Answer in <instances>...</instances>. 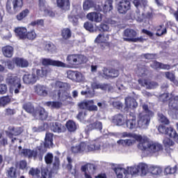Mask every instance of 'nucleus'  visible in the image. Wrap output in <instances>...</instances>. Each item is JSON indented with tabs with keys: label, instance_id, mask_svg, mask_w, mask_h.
Instances as JSON below:
<instances>
[{
	"label": "nucleus",
	"instance_id": "nucleus-9",
	"mask_svg": "<svg viewBox=\"0 0 178 178\" xmlns=\"http://www.w3.org/2000/svg\"><path fill=\"white\" fill-rule=\"evenodd\" d=\"M67 77L75 83L83 81V74L79 71H73L70 70L67 71Z\"/></svg>",
	"mask_w": 178,
	"mask_h": 178
},
{
	"label": "nucleus",
	"instance_id": "nucleus-34",
	"mask_svg": "<svg viewBox=\"0 0 178 178\" xmlns=\"http://www.w3.org/2000/svg\"><path fill=\"white\" fill-rule=\"evenodd\" d=\"M87 129L89 131H91V130H94L95 129L96 130H99V131H101L102 130V122L96 121L93 124L87 125Z\"/></svg>",
	"mask_w": 178,
	"mask_h": 178
},
{
	"label": "nucleus",
	"instance_id": "nucleus-4",
	"mask_svg": "<svg viewBox=\"0 0 178 178\" xmlns=\"http://www.w3.org/2000/svg\"><path fill=\"white\" fill-rule=\"evenodd\" d=\"M143 113H139L138 118V127L140 129H148L149 123H151V116L154 113L148 108V105H143Z\"/></svg>",
	"mask_w": 178,
	"mask_h": 178
},
{
	"label": "nucleus",
	"instance_id": "nucleus-45",
	"mask_svg": "<svg viewBox=\"0 0 178 178\" xmlns=\"http://www.w3.org/2000/svg\"><path fill=\"white\" fill-rule=\"evenodd\" d=\"M164 74L167 80H170L172 83H176V75H175L173 72H165Z\"/></svg>",
	"mask_w": 178,
	"mask_h": 178
},
{
	"label": "nucleus",
	"instance_id": "nucleus-55",
	"mask_svg": "<svg viewBox=\"0 0 178 178\" xmlns=\"http://www.w3.org/2000/svg\"><path fill=\"white\" fill-rule=\"evenodd\" d=\"M8 144V136L4 134L0 136V147H6Z\"/></svg>",
	"mask_w": 178,
	"mask_h": 178
},
{
	"label": "nucleus",
	"instance_id": "nucleus-28",
	"mask_svg": "<svg viewBox=\"0 0 178 178\" xmlns=\"http://www.w3.org/2000/svg\"><path fill=\"white\" fill-rule=\"evenodd\" d=\"M2 54L6 58H12L13 56L14 49L11 46H5L1 49Z\"/></svg>",
	"mask_w": 178,
	"mask_h": 178
},
{
	"label": "nucleus",
	"instance_id": "nucleus-54",
	"mask_svg": "<svg viewBox=\"0 0 178 178\" xmlns=\"http://www.w3.org/2000/svg\"><path fill=\"white\" fill-rule=\"evenodd\" d=\"M33 150L29 149H24L22 151V154L24 156H26L27 158H33Z\"/></svg>",
	"mask_w": 178,
	"mask_h": 178
},
{
	"label": "nucleus",
	"instance_id": "nucleus-51",
	"mask_svg": "<svg viewBox=\"0 0 178 178\" xmlns=\"http://www.w3.org/2000/svg\"><path fill=\"white\" fill-rule=\"evenodd\" d=\"M44 162L47 165H51L52 162H54V154L52 153H47L44 156Z\"/></svg>",
	"mask_w": 178,
	"mask_h": 178
},
{
	"label": "nucleus",
	"instance_id": "nucleus-35",
	"mask_svg": "<svg viewBox=\"0 0 178 178\" xmlns=\"http://www.w3.org/2000/svg\"><path fill=\"white\" fill-rule=\"evenodd\" d=\"M125 104L128 108H136L138 105L136 101V99L131 97L125 98Z\"/></svg>",
	"mask_w": 178,
	"mask_h": 178
},
{
	"label": "nucleus",
	"instance_id": "nucleus-39",
	"mask_svg": "<svg viewBox=\"0 0 178 178\" xmlns=\"http://www.w3.org/2000/svg\"><path fill=\"white\" fill-rule=\"evenodd\" d=\"M47 106H49L51 109H59L62 107V102H46Z\"/></svg>",
	"mask_w": 178,
	"mask_h": 178
},
{
	"label": "nucleus",
	"instance_id": "nucleus-40",
	"mask_svg": "<svg viewBox=\"0 0 178 178\" xmlns=\"http://www.w3.org/2000/svg\"><path fill=\"white\" fill-rule=\"evenodd\" d=\"M86 109L88 111H98V106L94 105V100H86Z\"/></svg>",
	"mask_w": 178,
	"mask_h": 178
},
{
	"label": "nucleus",
	"instance_id": "nucleus-48",
	"mask_svg": "<svg viewBox=\"0 0 178 178\" xmlns=\"http://www.w3.org/2000/svg\"><path fill=\"white\" fill-rule=\"evenodd\" d=\"M109 40V35H106V36L102 34H99L95 39V42L99 43L106 42Z\"/></svg>",
	"mask_w": 178,
	"mask_h": 178
},
{
	"label": "nucleus",
	"instance_id": "nucleus-38",
	"mask_svg": "<svg viewBox=\"0 0 178 178\" xmlns=\"http://www.w3.org/2000/svg\"><path fill=\"white\" fill-rule=\"evenodd\" d=\"M66 127L70 133H73V131H76V130H77V125L73 120L67 121L66 122Z\"/></svg>",
	"mask_w": 178,
	"mask_h": 178
},
{
	"label": "nucleus",
	"instance_id": "nucleus-57",
	"mask_svg": "<svg viewBox=\"0 0 178 178\" xmlns=\"http://www.w3.org/2000/svg\"><path fill=\"white\" fill-rule=\"evenodd\" d=\"M40 173H41V171H40V170L38 168H31L30 169V170L29 171V175L30 176H38V175H40Z\"/></svg>",
	"mask_w": 178,
	"mask_h": 178
},
{
	"label": "nucleus",
	"instance_id": "nucleus-63",
	"mask_svg": "<svg viewBox=\"0 0 178 178\" xmlns=\"http://www.w3.org/2000/svg\"><path fill=\"white\" fill-rule=\"evenodd\" d=\"M8 177L15 178L16 177V169L11 167L8 170Z\"/></svg>",
	"mask_w": 178,
	"mask_h": 178
},
{
	"label": "nucleus",
	"instance_id": "nucleus-3",
	"mask_svg": "<svg viewBox=\"0 0 178 178\" xmlns=\"http://www.w3.org/2000/svg\"><path fill=\"white\" fill-rule=\"evenodd\" d=\"M136 138L139 141L138 145V149L145 151L148 155H155V154H158L159 151H162L163 149L162 145L159 143L149 142V140L147 137L137 136Z\"/></svg>",
	"mask_w": 178,
	"mask_h": 178
},
{
	"label": "nucleus",
	"instance_id": "nucleus-50",
	"mask_svg": "<svg viewBox=\"0 0 178 178\" xmlns=\"http://www.w3.org/2000/svg\"><path fill=\"white\" fill-rule=\"evenodd\" d=\"M176 172H177V165H175L173 168L168 165L164 170V173L165 175H174Z\"/></svg>",
	"mask_w": 178,
	"mask_h": 178
},
{
	"label": "nucleus",
	"instance_id": "nucleus-2",
	"mask_svg": "<svg viewBox=\"0 0 178 178\" xmlns=\"http://www.w3.org/2000/svg\"><path fill=\"white\" fill-rule=\"evenodd\" d=\"M69 65L60 61L55 60L51 58H43L42 63L44 66H56L57 67H76L79 65L87 63L88 59L84 55L81 54H70L66 59Z\"/></svg>",
	"mask_w": 178,
	"mask_h": 178
},
{
	"label": "nucleus",
	"instance_id": "nucleus-59",
	"mask_svg": "<svg viewBox=\"0 0 178 178\" xmlns=\"http://www.w3.org/2000/svg\"><path fill=\"white\" fill-rule=\"evenodd\" d=\"M39 9L42 12L47 9V1L46 0H39Z\"/></svg>",
	"mask_w": 178,
	"mask_h": 178
},
{
	"label": "nucleus",
	"instance_id": "nucleus-52",
	"mask_svg": "<svg viewBox=\"0 0 178 178\" xmlns=\"http://www.w3.org/2000/svg\"><path fill=\"white\" fill-rule=\"evenodd\" d=\"M30 13L29 9H25L22 10L19 14L17 15L16 17L17 20H23L24 17H27V15Z\"/></svg>",
	"mask_w": 178,
	"mask_h": 178
},
{
	"label": "nucleus",
	"instance_id": "nucleus-26",
	"mask_svg": "<svg viewBox=\"0 0 178 178\" xmlns=\"http://www.w3.org/2000/svg\"><path fill=\"white\" fill-rule=\"evenodd\" d=\"M15 33L17 37H19L20 40H26V34L27 29L25 27H18L15 29Z\"/></svg>",
	"mask_w": 178,
	"mask_h": 178
},
{
	"label": "nucleus",
	"instance_id": "nucleus-18",
	"mask_svg": "<svg viewBox=\"0 0 178 178\" xmlns=\"http://www.w3.org/2000/svg\"><path fill=\"white\" fill-rule=\"evenodd\" d=\"M44 154H45V151L42 146H38L35 149L33 150L32 158L35 161V159H38L40 161H42V158H44Z\"/></svg>",
	"mask_w": 178,
	"mask_h": 178
},
{
	"label": "nucleus",
	"instance_id": "nucleus-44",
	"mask_svg": "<svg viewBox=\"0 0 178 178\" xmlns=\"http://www.w3.org/2000/svg\"><path fill=\"white\" fill-rule=\"evenodd\" d=\"M48 127V123L41 124L38 127H33L32 130L33 133H41V131H44V130Z\"/></svg>",
	"mask_w": 178,
	"mask_h": 178
},
{
	"label": "nucleus",
	"instance_id": "nucleus-10",
	"mask_svg": "<svg viewBox=\"0 0 178 178\" xmlns=\"http://www.w3.org/2000/svg\"><path fill=\"white\" fill-rule=\"evenodd\" d=\"M131 8V5L129 0L120 1L118 5V10L121 15H126Z\"/></svg>",
	"mask_w": 178,
	"mask_h": 178
},
{
	"label": "nucleus",
	"instance_id": "nucleus-43",
	"mask_svg": "<svg viewBox=\"0 0 178 178\" xmlns=\"http://www.w3.org/2000/svg\"><path fill=\"white\" fill-rule=\"evenodd\" d=\"M33 70H35L34 73H36V77H38V80L40 79V77H44V76H47V74L48 73L47 68H41V70L33 69Z\"/></svg>",
	"mask_w": 178,
	"mask_h": 178
},
{
	"label": "nucleus",
	"instance_id": "nucleus-20",
	"mask_svg": "<svg viewBox=\"0 0 178 178\" xmlns=\"http://www.w3.org/2000/svg\"><path fill=\"white\" fill-rule=\"evenodd\" d=\"M119 76V70H115V69H104V73H103V77L105 79H115V77H118Z\"/></svg>",
	"mask_w": 178,
	"mask_h": 178
},
{
	"label": "nucleus",
	"instance_id": "nucleus-16",
	"mask_svg": "<svg viewBox=\"0 0 178 178\" xmlns=\"http://www.w3.org/2000/svg\"><path fill=\"white\" fill-rule=\"evenodd\" d=\"M138 81L142 87H145L147 90H154V88H156L159 86L156 81H151L147 79H138Z\"/></svg>",
	"mask_w": 178,
	"mask_h": 178
},
{
	"label": "nucleus",
	"instance_id": "nucleus-24",
	"mask_svg": "<svg viewBox=\"0 0 178 178\" xmlns=\"http://www.w3.org/2000/svg\"><path fill=\"white\" fill-rule=\"evenodd\" d=\"M112 122L115 126H123L124 124V117L122 114H117L113 117Z\"/></svg>",
	"mask_w": 178,
	"mask_h": 178
},
{
	"label": "nucleus",
	"instance_id": "nucleus-1",
	"mask_svg": "<svg viewBox=\"0 0 178 178\" xmlns=\"http://www.w3.org/2000/svg\"><path fill=\"white\" fill-rule=\"evenodd\" d=\"M114 145L108 143H103L98 140H93L90 144L87 142H81L80 144L72 146L71 151L73 154H84V152H91L92 151L102 150V152H112Z\"/></svg>",
	"mask_w": 178,
	"mask_h": 178
},
{
	"label": "nucleus",
	"instance_id": "nucleus-41",
	"mask_svg": "<svg viewBox=\"0 0 178 178\" xmlns=\"http://www.w3.org/2000/svg\"><path fill=\"white\" fill-rule=\"evenodd\" d=\"M95 5V1L92 0H86L83 4V10H89L91 8H94Z\"/></svg>",
	"mask_w": 178,
	"mask_h": 178
},
{
	"label": "nucleus",
	"instance_id": "nucleus-61",
	"mask_svg": "<svg viewBox=\"0 0 178 178\" xmlns=\"http://www.w3.org/2000/svg\"><path fill=\"white\" fill-rule=\"evenodd\" d=\"M83 27L86 29V30L90 31V33L94 31V26H92V24L88 22L84 23Z\"/></svg>",
	"mask_w": 178,
	"mask_h": 178
},
{
	"label": "nucleus",
	"instance_id": "nucleus-14",
	"mask_svg": "<svg viewBox=\"0 0 178 178\" xmlns=\"http://www.w3.org/2000/svg\"><path fill=\"white\" fill-rule=\"evenodd\" d=\"M33 116L35 118V119L46 120V119L48 118V112L45 111V108L42 107H38L33 113Z\"/></svg>",
	"mask_w": 178,
	"mask_h": 178
},
{
	"label": "nucleus",
	"instance_id": "nucleus-53",
	"mask_svg": "<svg viewBox=\"0 0 178 178\" xmlns=\"http://www.w3.org/2000/svg\"><path fill=\"white\" fill-rule=\"evenodd\" d=\"M10 102V97L9 96H4L0 98V106H5Z\"/></svg>",
	"mask_w": 178,
	"mask_h": 178
},
{
	"label": "nucleus",
	"instance_id": "nucleus-13",
	"mask_svg": "<svg viewBox=\"0 0 178 178\" xmlns=\"http://www.w3.org/2000/svg\"><path fill=\"white\" fill-rule=\"evenodd\" d=\"M35 70H33L32 74H25L23 76V81L25 84H35L38 80V76L35 75L34 72Z\"/></svg>",
	"mask_w": 178,
	"mask_h": 178
},
{
	"label": "nucleus",
	"instance_id": "nucleus-31",
	"mask_svg": "<svg viewBox=\"0 0 178 178\" xmlns=\"http://www.w3.org/2000/svg\"><path fill=\"white\" fill-rule=\"evenodd\" d=\"M168 106L170 111H178V95L170 99Z\"/></svg>",
	"mask_w": 178,
	"mask_h": 178
},
{
	"label": "nucleus",
	"instance_id": "nucleus-58",
	"mask_svg": "<svg viewBox=\"0 0 178 178\" xmlns=\"http://www.w3.org/2000/svg\"><path fill=\"white\" fill-rule=\"evenodd\" d=\"M6 63V66H7L8 69H9V70H13V69H15V61H13V58L11 60H8L5 62Z\"/></svg>",
	"mask_w": 178,
	"mask_h": 178
},
{
	"label": "nucleus",
	"instance_id": "nucleus-56",
	"mask_svg": "<svg viewBox=\"0 0 178 178\" xmlns=\"http://www.w3.org/2000/svg\"><path fill=\"white\" fill-rule=\"evenodd\" d=\"M36 37L37 33H35V31L34 30L29 31L27 33H26V38H28V40H35Z\"/></svg>",
	"mask_w": 178,
	"mask_h": 178
},
{
	"label": "nucleus",
	"instance_id": "nucleus-8",
	"mask_svg": "<svg viewBox=\"0 0 178 178\" xmlns=\"http://www.w3.org/2000/svg\"><path fill=\"white\" fill-rule=\"evenodd\" d=\"M6 83L12 88L15 89V94H19V90L22 88L21 80L17 76L8 75L6 79Z\"/></svg>",
	"mask_w": 178,
	"mask_h": 178
},
{
	"label": "nucleus",
	"instance_id": "nucleus-30",
	"mask_svg": "<svg viewBox=\"0 0 178 178\" xmlns=\"http://www.w3.org/2000/svg\"><path fill=\"white\" fill-rule=\"evenodd\" d=\"M148 173H151V175H154L155 176H158L162 173V168L158 165H149L148 168Z\"/></svg>",
	"mask_w": 178,
	"mask_h": 178
},
{
	"label": "nucleus",
	"instance_id": "nucleus-23",
	"mask_svg": "<svg viewBox=\"0 0 178 178\" xmlns=\"http://www.w3.org/2000/svg\"><path fill=\"white\" fill-rule=\"evenodd\" d=\"M148 73H149V71L148 70V67L145 65L139 66L136 70V74L139 77H145L148 76Z\"/></svg>",
	"mask_w": 178,
	"mask_h": 178
},
{
	"label": "nucleus",
	"instance_id": "nucleus-33",
	"mask_svg": "<svg viewBox=\"0 0 178 178\" xmlns=\"http://www.w3.org/2000/svg\"><path fill=\"white\" fill-rule=\"evenodd\" d=\"M113 9V1L106 0L103 4V13H108Z\"/></svg>",
	"mask_w": 178,
	"mask_h": 178
},
{
	"label": "nucleus",
	"instance_id": "nucleus-32",
	"mask_svg": "<svg viewBox=\"0 0 178 178\" xmlns=\"http://www.w3.org/2000/svg\"><path fill=\"white\" fill-rule=\"evenodd\" d=\"M57 6L63 9V10H67L70 8V1L69 0H56Z\"/></svg>",
	"mask_w": 178,
	"mask_h": 178
},
{
	"label": "nucleus",
	"instance_id": "nucleus-5",
	"mask_svg": "<svg viewBox=\"0 0 178 178\" xmlns=\"http://www.w3.org/2000/svg\"><path fill=\"white\" fill-rule=\"evenodd\" d=\"M132 1L134 6L137 8L134 13V19L137 20V22H143L144 19H145V15L140 11V8H145L147 6V0H131Z\"/></svg>",
	"mask_w": 178,
	"mask_h": 178
},
{
	"label": "nucleus",
	"instance_id": "nucleus-22",
	"mask_svg": "<svg viewBox=\"0 0 178 178\" xmlns=\"http://www.w3.org/2000/svg\"><path fill=\"white\" fill-rule=\"evenodd\" d=\"M57 96L58 101H60L61 102H65L67 99H72L70 94H69L67 91L63 90H59Z\"/></svg>",
	"mask_w": 178,
	"mask_h": 178
},
{
	"label": "nucleus",
	"instance_id": "nucleus-6",
	"mask_svg": "<svg viewBox=\"0 0 178 178\" xmlns=\"http://www.w3.org/2000/svg\"><path fill=\"white\" fill-rule=\"evenodd\" d=\"M23 1L24 0H7L6 10L8 13L13 15L15 12L20 10L23 8Z\"/></svg>",
	"mask_w": 178,
	"mask_h": 178
},
{
	"label": "nucleus",
	"instance_id": "nucleus-42",
	"mask_svg": "<svg viewBox=\"0 0 178 178\" xmlns=\"http://www.w3.org/2000/svg\"><path fill=\"white\" fill-rule=\"evenodd\" d=\"M23 108L26 112H28V113H32L33 116H34V112H35V110L34 109V106L31 104V103H26L24 104Z\"/></svg>",
	"mask_w": 178,
	"mask_h": 178
},
{
	"label": "nucleus",
	"instance_id": "nucleus-64",
	"mask_svg": "<svg viewBox=\"0 0 178 178\" xmlns=\"http://www.w3.org/2000/svg\"><path fill=\"white\" fill-rule=\"evenodd\" d=\"M68 19L71 23H72L73 26H77L79 24V19L76 17V16L70 15L68 16Z\"/></svg>",
	"mask_w": 178,
	"mask_h": 178
},
{
	"label": "nucleus",
	"instance_id": "nucleus-62",
	"mask_svg": "<svg viewBox=\"0 0 178 178\" xmlns=\"http://www.w3.org/2000/svg\"><path fill=\"white\" fill-rule=\"evenodd\" d=\"M163 143L165 147H172V145H175V142H173V140H170L168 138H164Z\"/></svg>",
	"mask_w": 178,
	"mask_h": 178
},
{
	"label": "nucleus",
	"instance_id": "nucleus-21",
	"mask_svg": "<svg viewBox=\"0 0 178 178\" xmlns=\"http://www.w3.org/2000/svg\"><path fill=\"white\" fill-rule=\"evenodd\" d=\"M50 129L54 133H63L66 130L65 125L60 122H52Z\"/></svg>",
	"mask_w": 178,
	"mask_h": 178
},
{
	"label": "nucleus",
	"instance_id": "nucleus-60",
	"mask_svg": "<svg viewBox=\"0 0 178 178\" xmlns=\"http://www.w3.org/2000/svg\"><path fill=\"white\" fill-rule=\"evenodd\" d=\"M54 86L55 88H66V87H67V84L66 83L59 81H56Z\"/></svg>",
	"mask_w": 178,
	"mask_h": 178
},
{
	"label": "nucleus",
	"instance_id": "nucleus-19",
	"mask_svg": "<svg viewBox=\"0 0 178 178\" xmlns=\"http://www.w3.org/2000/svg\"><path fill=\"white\" fill-rule=\"evenodd\" d=\"M129 115L131 118L126 121L125 126L129 130H134V129L137 127L136 118V115H134L133 113H130Z\"/></svg>",
	"mask_w": 178,
	"mask_h": 178
},
{
	"label": "nucleus",
	"instance_id": "nucleus-27",
	"mask_svg": "<svg viewBox=\"0 0 178 178\" xmlns=\"http://www.w3.org/2000/svg\"><path fill=\"white\" fill-rule=\"evenodd\" d=\"M54 134H46V136L44 138V147L45 148H51L54 145Z\"/></svg>",
	"mask_w": 178,
	"mask_h": 178
},
{
	"label": "nucleus",
	"instance_id": "nucleus-49",
	"mask_svg": "<svg viewBox=\"0 0 178 178\" xmlns=\"http://www.w3.org/2000/svg\"><path fill=\"white\" fill-rule=\"evenodd\" d=\"M158 118L159 120L161 123H163V124H169L170 123V121H169V119L166 118L163 114L161 113H158Z\"/></svg>",
	"mask_w": 178,
	"mask_h": 178
},
{
	"label": "nucleus",
	"instance_id": "nucleus-15",
	"mask_svg": "<svg viewBox=\"0 0 178 178\" xmlns=\"http://www.w3.org/2000/svg\"><path fill=\"white\" fill-rule=\"evenodd\" d=\"M8 131H6V134L8 138H13V136H20L23 133L22 127H8Z\"/></svg>",
	"mask_w": 178,
	"mask_h": 178
},
{
	"label": "nucleus",
	"instance_id": "nucleus-12",
	"mask_svg": "<svg viewBox=\"0 0 178 178\" xmlns=\"http://www.w3.org/2000/svg\"><path fill=\"white\" fill-rule=\"evenodd\" d=\"M33 90L40 97H47L48 95V87L47 86L36 84L33 86Z\"/></svg>",
	"mask_w": 178,
	"mask_h": 178
},
{
	"label": "nucleus",
	"instance_id": "nucleus-11",
	"mask_svg": "<svg viewBox=\"0 0 178 178\" xmlns=\"http://www.w3.org/2000/svg\"><path fill=\"white\" fill-rule=\"evenodd\" d=\"M135 37H137V31L134 29H127L123 33V40L128 42H131Z\"/></svg>",
	"mask_w": 178,
	"mask_h": 178
},
{
	"label": "nucleus",
	"instance_id": "nucleus-7",
	"mask_svg": "<svg viewBox=\"0 0 178 178\" xmlns=\"http://www.w3.org/2000/svg\"><path fill=\"white\" fill-rule=\"evenodd\" d=\"M115 172L118 178H123V175L127 176L129 173H131V175H137V173H140L138 165L127 167V170L124 168H115Z\"/></svg>",
	"mask_w": 178,
	"mask_h": 178
},
{
	"label": "nucleus",
	"instance_id": "nucleus-47",
	"mask_svg": "<svg viewBox=\"0 0 178 178\" xmlns=\"http://www.w3.org/2000/svg\"><path fill=\"white\" fill-rule=\"evenodd\" d=\"M93 8L97 12H104V3L102 1H95Z\"/></svg>",
	"mask_w": 178,
	"mask_h": 178
},
{
	"label": "nucleus",
	"instance_id": "nucleus-36",
	"mask_svg": "<svg viewBox=\"0 0 178 178\" xmlns=\"http://www.w3.org/2000/svg\"><path fill=\"white\" fill-rule=\"evenodd\" d=\"M117 143L119 145H122V147H130L136 143V140L134 139H120Z\"/></svg>",
	"mask_w": 178,
	"mask_h": 178
},
{
	"label": "nucleus",
	"instance_id": "nucleus-37",
	"mask_svg": "<svg viewBox=\"0 0 178 178\" xmlns=\"http://www.w3.org/2000/svg\"><path fill=\"white\" fill-rule=\"evenodd\" d=\"M139 172H141V176H146L148 173V169H149V165H147L145 163H140L138 165Z\"/></svg>",
	"mask_w": 178,
	"mask_h": 178
},
{
	"label": "nucleus",
	"instance_id": "nucleus-25",
	"mask_svg": "<svg viewBox=\"0 0 178 178\" xmlns=\"http://www.w3.org/2000/svg\"><path fill=\"white\" fill-rule=\"evenodd\" d=\"M13 60L18 67H27L29 66V61L24 58L15 57L13 58Z\"/></svg>",
	"mask_w": 178,
	"mask_h": 178
},
{
	"label": "nucleus",
	"instance_id": "nucleus-46",
	"mask_svg": "<svg viewBox=\"0 0 178 178\" xmlns=\"http://www.w3.org/2000/svg\"><path fill=\"white\" fill-rule=\"evenodd\" d=\"M61 35L64 40H68L72 37V31L69 28H65L62 30Z\"/></svg>",
	"mask_w": 178,
	"mask_h": 178
},
{
	"label": "nucleus",
	"instance_id": "nucleus-29",
	"mask_svg": "<svg viewBox=\"0 0 178 178\" xmlns=\"http://www.w3.org/2000/svg\"><path fill=\"white\" fill-rule=\"evenodd\" d=\"M173 130H175L172 127H166L165 125H159L158 127V131L161 134H165V136H169L170 137V134L173 132Z\"/></svg>",
	"mask_w": 178,
	"mask_h": 178
},
{
	"label": "nucleus",
	"instance_id": "nucleus-17",
	"mask_svg": "<svg viewBox=\"0 0 178 178\" xmlns=\"http://www.w3.org/2000/svg\"><path fill=\"white\" fill-rule=\"evenodd\" d=\"M86 17L90 22H95V23H101L102 22V14L96 12L89 13Z\"/></svg>",
	"mask_w": 178,
	"mask_h": 178
}]
</instances>
